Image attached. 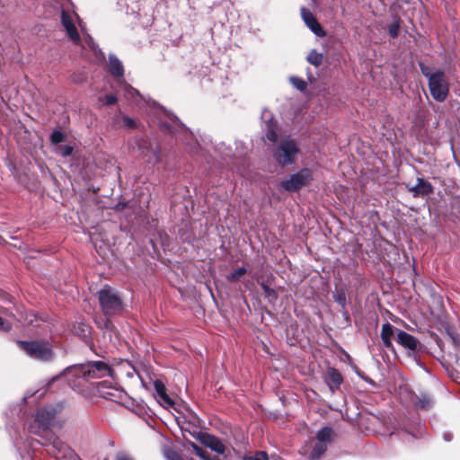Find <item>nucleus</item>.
Listing matches in <instances>:
<instances>
[{"label":"nucleus","instance_id":"nucleus-34","mask_svg":"<svg viewBox=\"0 0 460 460\" xmlns=\"http://www.w3.org/2000/svg\"><path fill=\"white\" fill-rule=\"evenodd\" d=\"M49 444H52L53 447L59 448V447H61L60 441L55 436L52 435L49 438Z\"/></svg>","mask_w":460,"mask_h":460},{"label":"nucleus","instance_id":"nucleus-18","mask_svg":"<svg viewBox=\"0 0 460 460\" xmlns=\"http://www.w3.org/2000/svg\"><path fill=\"white\" fill-rule=\"evenodd\" d=\"M201 440L206 447H209L218 455H223L225 453L224 444L216 437L205 434L202 436Z\"/></svg>","mask_w":460,"mask_h":460},{"label":"nucleus","instance_id":"nucleus-30","mask_svg":"<svg viewBox=\"0 0 460 460\" xmlns=\"http://www.w3.org/2000/svg\"><path fill=\"white\" fill-rule=\"evenodd\" d=\"M100 102H102L107 105H111L117 102V97L113 94H108V95L104 96L103 98H100Z\"/></svg>","mask_w":460,"mask_h":460},{"label":"nucleus","instance_id":"nucleus-8","mask_svg":"<svg viewBox=\"0 0 460 460\" xmlns=\"http://www.w3.org/2000/svg\"><path fill=\"white\" fill-rule=\"evenodd\" d=\"M109 68L110 72L114 76L119 77L118 81L119 85V91L123 92L124 96L126 98L135 99L137 97H139V99H143L136 89H134L131 85L128 84L126 82L120 79V77H122L124 75V67L122 63L114 55L109 56Z\"/></svg>","mask_w":460,"mask_h":460},{"label":"nucleus","instance_id":"nucleus-33","mask_svg":"<svg viewBox=\"0 0 460 460\" xmlns=\"http://www.w3.org/2000/svg\"><path fill=\"white\" fill-rule=\"evenodd\" d=\"M335 300L341 305L345 306L346 305V296L344 293H339L335 296Z\"/></svg>","mask_w":460,"mask_h":460},{"label":"nucleus","instance_id":"nucleus-13","mask_svg":"<svg viewBox=\"0 0 460 460\" xmlns=\"http://www.w3.org/2000/svg\"><path fill=\"white\" fill-rule=\"evenodd\" d=\"M302 18L306 26L318 37H324L325 32L320 23L317 22L315 16L305 8L301 9Z\"/></svg>","mask_w":460,"mask_h":460},{"label":"nucleus","instance_id":"nucleus-22","mask_svg":"<svg viewBox=\"0 0 460 460\" xmlns=\"http://www.w3.org/2000/svg\"><path fill=\"white\" fill-rule=\"evenodd\" d=\"M307 61L310 64L317 66L321 65L323 61V55L321 53H318L316 50L313 49L307 56Z\"/></svg>","mask_w":460,"mask_h":460},{"label":"nucleus","instance_id":"nucleus-7","mask_svg":"<svg viewBox=\"0 0 460 460\" xmlns=\"http://www.w3.org/2000/svg\"><path fill=\"white\" fill-rule=\"evenodd\" d=\"M298 152L299 149L294 140L285 139L277 146L274 157L279 164L285 166L295 163Z\"/></svg>","mask_w":460,"mask_h":460},{"label":"nucleus","instance_id":"nucleus-28","mask_svg":"<svg viewBox=\"0 0 460 460\" xmlns=\"http://www.w3.org/2000/svg\"><path fill=\"white\" fill-rule=\"evenodd\" d=\"M400 24L397 21L392 22L388 27V32L392 38L397 37L399 33Z\"/></svg>","mask_w":460,"mask_h":460},{"label":"nucleus","instance_id":"nucleus-9","mask_svg":"<svg viewBox=\"0 0 460 460\" xmlns=\"http://www.w3.org/2000/svg\"><path fill=\"white\" fill-rule=\"evenodd\" d=\"M312 179L313 172L308 168H304L281 181L280 186L287 191H296L308 185Z\"/></svg>","mask_w":460,"mask_h":460},{"label":"nucleus","instance_id":"nucleus-1","mask_svg":"<svg viewBox=\"0 0 460 460\" xmlns=\"http://www.w3.org/2000/svg\"><path fill=\"white\" fill-rule=\"evenodd\" d=\"M64 375H72L76 378L90 380L93 378H102L112 376V370L108 364L102 361H92L87 364L73 366L67 367Z\"/></svg>","mask_w":460,"mask_h":460},{"label":"nucleus","instance_id":"nucleus-35","mask_svg":"<svg viewBox=\"0 0 460 460\" xmlns=\"http://www.w3.org/2000/svg\"><path fill=\"white\" fill-rule=\"evenodd\" d=\"M9 329L10 326L8 324H5L4 320L0 317V330L8 331Z\"/></svg>","mask_w":460,"mask_h":460},{"label":"nucleus","instance_id":"nucleus-39","mask_svg":"<svg viewBox=\"0 0 460 460\" xmlns=\"http://www.w3.org/2000/svg\"><path fill=\"white\" fill-rule=\"evenodd\" d=\"M116 460H132V459H130L128 456H119Z\"/></svg>","mask_w":460,"mask_h":460},{"label":"nucleus","instance_id":"nucleus-4","mask_svg":"<svg viewBox=\"0 0 460 460\" xmlns=\"http://www.w3.org/2000/svg\"><path fill=\"white\" fill-rule=\"evenodd\" d=\"M332 429L323 428L316 434V441L313 446L305 445L302 449L303 455H307L310 460L318 459L327 449V445L331 441Z\"/></svg>","mask_w":460,"mask_h":460},{"label":"nucleus","instance_id":"nucleus-38","mask_svg":"<svg viewBox=\"0 0 460 460\" xmlns=\"http://www.w3.org/2000/svg\"><path fill=\"white\" fill-rule=\"evenodd\" d=\"M126 122L128 127H133V125H134L132 119H126Z\"/></svg>","mask_w":460,"mask_h":460},{"label":"nucleus","instance_id":"nucleus-32","mask_svg":"<svg viewBox=\"0 0 460 460\" xmlns=\"http://www.w3.org/2000/svg\"><path fill=\"white\" fill-rule=\"evenodd\" d=\"M266 137L271 142H275L277 140V133L273 128H270V126H269V128L266 132Z\"/></svg>","mask_w":460,"mask_h":460},{"label":"nucleus","instance_id":"nucleus-24","mask_svg":"<svg viewBox=\"0 0 460 460\" xmlns=\"http://www.w3.org/2000/svg\"><path fill=\"white\" fill-rule=\"evenodd\" d=\"M164 455L167 460H183L178 453L170 448H165Z\"/></svg>","mask_w":460,"mask_h":460},{"label":"nucleus","instance_id":"nucleus-17","mask_svg":"<svg viewBox=\"0 0 460 460\" xmlns=\"http://www.w3.org/2000/svg\"><path fill=\"white\" fill-rule=\"evenodd\" d=\"M154 386L158 397V402L165 407L172 406L173 402L172 399L167 395L164 383L160 380H155Z\"/></svg>","mask_w":460,"mask_h":460},{"label":"nucleus","instance_id":"nucleus-23","mask_svg":"<svg viewBox=\"0 0 460 460\" xmlns=\"http://www.w3.org/2000/svg\"><path fill=\"white\" fill-rule=\"evenodd\" d=\"M65 138H66L65 134L59 130H55L50 136V141L52 144H55V145L63 142L65 140Z\"/></svg>","mask_w":460,"mask_h":460},{"label":"nucleus","instance_id":"nucleus-14","mask_svg":"<svg viewBox=\"0 0 460 460\" xmlns=\"http://www.w3.org/2000/svg\"><path fill=\"white\" fill-rule=\"evenodd\" d=\"M324 380L332 393L339 389L343 378L341 373L333 367H329L324 374Z\"/></svg>","mask_w":460,"mask_h":460},{"label":"nucleus","instance_id":"nucleus-3","mask_svg":"<svg viewBox=\"0 0 460 460\" xmlns=\"http://www.w3.org/2000/svg\"><path fill=\"white\" fill-rule=\"evenodd\" d=\"M17 343L20 349L31 358L43 362H48L54 358L52 346L47 341H19Z\"/></svg>","mask_w":460,"mask_h":460},{"label":"nucleus","instance_id":"nucleus-15","mask_svg":"<svg viewBox=\"0 0 460 460\" xmlns=\"http://www.w3.org/2000/svg\"><path fill=\"white\" fill-rule=\"evenodd\" d=\"M397 331V341L400 345H402L403 348L409 349L410 351H415L417 350L420 343L418 340L413 337L412 335L401 331Z\"/></svg>","mask_w":460,"mask_h":460},{"label":"nucleus","instance_id":"nucleus-26","mask_svg":"<svg viewBox=\"0 0 460 460\" xmlns=\"http://www.w3.org/2000/svg\"><path fill=\"white\" fill-rule=\"evenodd\" d=\"M290 82L292 83V84L298 90L300 91H303L305 89L306 87V83L301 79V78H298V77H291L290 78Z\"/></svg>","mask_w":460,"mask_h":460},{"label":"nucleus","instance_id":"nucleus-16","mask_svg":"<svg viewBox=\"0 0 460 460\" xmlns=\"http://www.w3.org/2000/svg\"><path fill=\"white\" fill-rule=\"evenodd\" d=\"M417 181L418 182L415 186H412L409 189L414 197H425L432 193L433 187L429 181L420 178L417 180Z\"/></svg>","mask_w":460,"mask_h":460},{"label":"nucleus","instance_id":"nucleus-37","mask_svg":"<svg viewBox=\"0 0 460 460\" xmlns=\"http://www.w3.org/2000/svg\"><path fill=\"white\" fill-rule=\"evenodd\" d=\"M143 102H146L147 106L150 107V109L152 110V111L155 113L156 111V109L154 108V104L153 102H155L154 101H146V99H143Z\"/></svg>","mask_w":460,"mask_h":460},{"label":"nucleus","instance_id":"nucleus-40","mask_svg":"<svg viewBox=\"0 0 460 460\" xmlns=\"http://www.w3.org/2000/svg\"><path fill=\"white\" fill-rule=\"evenodd\" d=\"M420 404L421 408H426L428 406V402H424V401L420 400Z\"/></svg>","mask_w":460,"mask_h":460},{"label":"nucleus","instance_id":"nucleus-6","mask_svg":"<svg viewBox=\"0 0 460 460\" xmlns=\"http://www.w3.org/2000/svg\"><path fill=\"white\" fill-rule=\"evenodd\" d=\"M429 88L435 101L443 102L447 99L449 93V84L443 71L435 70V75L429 78Z\"/></svg>","mask_w":460,"mask_h":460},{"label":"nucleus","instance_id":"nucleus-12","mask_svg":"<svg viewBox=\"0 0 460 460\" xmlns=\"http://www.w3.org/2000/svg\"><path fill=\"white\" fill-rule=\"evenodd\" d=\"M58 410L52 406L46 407L38 411L35 421L38 423L39 428L46 430L51 425Z\"/></svg>","mask_w":460,"mask_h":460},{"label":"nucleus","instance_id":"nucleus-29","mask_svg":"<svg viewBox=\"0 0 460 460\" xmlns=\"http://www.w3.org/2000/svg\"><path fill=\"white\" fill-rule=\"evenodd\" d=\"M420 70L422 75L428 79V82L429 81L430 76L435 75V70L433 71L430 67L420 65Z\"/></svg>","mask_w":460,"mask_h":460},{"label":"nucleus","instance_id":"nucleus-25","mask_svg":"<svg viewBox=\"0 0 460 460\" xmlns=\"http://www.w3.org/2000/svg\"><path fill=\"white\" fill-rule=\"evenodd\" d=\"M243 460H268V456L265 452L259 451L252 456H245Z\"/></svg>","mask_w":460,"mask_h":460},{"label":"nucleus","instance_id":"nucleus-10","mask_svg":"<svg viewBox=\"0 0 460 460\" xmlns=\"http://www.w3.org/2000/svg\"><path fill=\"white\" fill-rule=\"evenodd\" d=\"M99 395L106 400L119 402L125 397L123 390L113 384L112 380H104L97 385Z\"/></svg>","mask_w":460,"mask_h":460},{"label":"nucleus","instance_id":"nucleus-27","mask_svg":"<svg viewBox=\"0 0 460 460\" xmlns=\"http://www.w3.org/2000/svg\"><path fill=\"white\" fill-rule=\"evenodd\" d=\"M74 147L72 146H63L57 148V152L62 156L66 157L72 155Z\"/></svg>","mask_w":460,"mask_h":460},{"label":"nucleus","instance_id":"nucleus-20","mask_svg":"<svg viewBox=\"0 0 460 460\" xmlns=\"http://www.w3.org/2000/svg\"><path fill=\"white\" fill-rule=\"evenodd\" d=\"M185 448L188 451L192 450L193 453L202 460H219L218 457H211L206 450L192 442H187Z\"/></svg>","mask_w":460,"mask_h":460},{"label":"nucleus","instance_id":"nucleus-5","mask_svg":"<svg viewBox=\"0 0 460 460\" xmlns=\"http://www.w3.org/2000/svg\"><path fill=\"white\" fill-rule=\"evenodd\" d=\"M98 298L102 310L106 315L115 314L122 309L120 297L108 286L103 287L98 292Z\"/></svg>","mask_w":460,"mask_h":460},{"label":"nucleus","instance_id":"nucleus-11","mask_svg":"<svg viewBox=\"0 0 460 460\" xmlns=\"http://www.w3.org/2000/svg\"><path fill=\"white\" fill-rule=\"evenodd\" d=\"M153 104L154 108L156 109V111L154 113V115L157 116V120L160 126L165 130L173 133L174 128L180 125L178 119L164 110L163 107L158 105L156 102H153Z\"/></svg>","mask_w":460,"mask_h":460},{"label":"nucleus","instance_id":"nucleus-2","mask_svg":"<svg viewBox=\"0 0 460 460\" xmlns=\"http://www.w3.org/2000/svg\"><path fill=\"white\" fill-rule=\"evenodd\" d=\"M61 22H62V25L64 26V28L66 31V35L69 37V39L75 44H80L81 39L78 34L76 26H75V23L77 22L78 26L80 27L81 31H83V33L84 35V40H85L86 44L93 50H94V51L96 50V46H95L93 39L91 38V36L89 34L84 33V31H85L84 24L82 22V21L80 20L79 16L76 13H70L66 11H62Z\"/></svg>","mask_w":460,"mask_h":460},{"label":"nucleus","instance_id":"nucleus-36","mask_svg":"<svg viewBox=\"0 0 460 460\" xmlns=\"http://www.w3.org/2000/svg\"><path fill=\"white\" fill-rule=\"evenodd\" d=\"M262 288L264 289V292L268 295V296H271L274 294V291L270 288L269 287L265 286V285H262Z\"/></svg>","mask_w":460,"mask_h":460},{"label":"nucleus","instance_id":"nucleus-21","mask_svg":"<svg viewBox=\"0 0 460 460\" xmlns=\"http://www.w3.org/2000/svg\"><path fill=\"white\" fill-rule=\"evenodd\" d=\"M246 273V269L244 267H239L234 270L228 276L227 279L231 282L238 281Z\"/></svg>","mask_w":460,"mask_h":460},{"label":"nucleus","instance_id":"nucleus-19","mask_svg":"<svg viewBox=\"0 0 460 460\" xmlns=\"http://www.w3.org/2000/svg\"><path fill=\"white\" fill-rule=\"evenodd\" d=\"M394 335V327L390 323H385L382 326L381 331V339L383 341L384 345L386 348H390L392 346V338Z\"/></svg>","mask_w":460,"mask_h":460},{"label":"nucleus","instance_id":"nucleus-31","mask_svg":"<svg viewBox=\"0 0 460 460\" xmlns=\"http://www.w3.org/2000/svg\"><path fill=\"white\" fill-rule=\"evenodd\" d=\"M144 155L146 157V160L149 163H156L159 161L158 152L155 148L152 149L151 155H149L148 154H144Z\"/></svg>","mask_w":460,"mask_h":460}]
</instances>
